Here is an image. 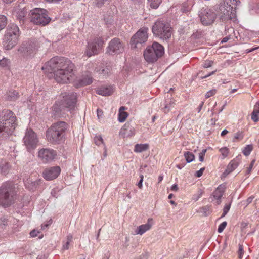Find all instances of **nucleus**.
I'll return each mask as SVG.
<instances>
[{
	"label": "nucleus",
	"instance_id": "nucleus-1",
	"mask_svg": "<svg viewBox=\"0 0 259 259\" xmlns=\"http://www.w3.org/2000/svg\"><path fill=\"white\" fill-rule=\"evenodd\" d=\"M46 67L54 74V78L58 83L69 82L74 75V65L65 57L52 58L47 62Z\"/></svg>",
	"mask_w": 259,
	"mask_h": 259
},
{
	"label": "nucleus",
	"instance_id": "nucleus-2",
	"mask_svg": "<svg viewBox=\"0 0 259 259\" xmlns=\"http://www.w3.org/2000/svg\"><path fill=\"white\" fill-rule=\"evenodd\" d=\"M63 99L56 101L52 107V114L54 118L62 117L65 110L72 111L74 109L76 103V94L73 92L65 93Z\"/></svg>",
	"mask_w": 259,
	"mask_h": 259
},
{
	"label": "nucleus",
	"instance_id": "nucleus-3",
	"mask_svg": "<svg viewBox=\"0 0 259 259\" xmlns=\"http://www.w3.org/2000/svg\"><path fill=\"white\" fill-rule=\"evenodd\" d=\"M68 124L62 121L53 123L46 132L47 141L53 144H60L64 140Z\"/></svg>",
	"mask_w": 259,
	"mask_h": 259
},
{
	"label": "nucleus",
	"instance_id": "nucleus-4",
	"mask_svg": "<svg viewBox=\"0 0 259 259\" xmlns=\"http://www.w3.org/2000/svg\"><path fill=\"white\" fill-rule=\"evenodd\" d=\"M16 117L9 110L0 112V139H7L12 135L16 126Z\"/></svg>",
	"mask_w": 259,
	"mask_h": 259
},
{
	"label": "nucleus",
	"instance_id": "nucleus-5",
	"mask_svg": "<svg viewBox=\"0 0 259 259\" xmlns=\"http://www.w3.org/2000/svg\"><path fill=\"white\" fill-rule=\"evenodd\" d=\"M17 199L15 186L11 183L6 182L0 187V205L6 208L13 204Z\"/></svg>",
	"mask_w": 259,
	"mask_h": 259
},
{
	"label": "nucleus",
	"instance_id": "nucleus-6",
	"mask_svg": "<svg viewBox=\"0 0 259 259\" xmlns=\"http://www.w3.org/2000/svg\"><path fill=\"white\" fill-rule=\"evenodd\" d=\"M240 3L239 0H225L224 4L219 8L220 18L223 21L235 19L236 8Z\"/></svg>",
	"mask_w": 259,
	"mask_h": 259
},
{
	"label": "nucleus",
	"instance_id": "nucleus-7",
	"mask_svg": "<svg viewBox=\"0 0 259 259\" xmlns=\"http://www.w3.org/2000/svg\"><path fill=\"white\" fill-rule=\"evenodd\" d=\"M154 36L163 40L169 39L172 34V28L170 24L163 21H156L152 28Z\"/></svg>",
	"mask_w": 259,
	"mask_h": 259
},
{
	"label": "nucleus",
	"instance_id": "nucleus-8",
	"mask_svg": "<svg viewBox=\"0 0 259 259\" xmlns=\"http://www.w3.org/2000/svg\"><path fill=\"white\" fill-rule=\"evenodd\" d=\"M38 48L37 41L31 39L23 42L18 49V52L23 58L29 59L34 57Z\"/></svg>",
	"mask_w": 259,
	"mask_h": 259
},
{
	"label": "nucleus",
	"instance_id": "nucleus-9",
	"mask_svg": "<svg viewBox=\"0 0 259 259\" xmlns=\"http://www.w3.org/2000/svg\"><path fill=\"white\" fill-rule=\"evenodd\" d=\"M164 54V48L159 43L154 42L152 46H148L144 52V57L147 62L152 63Z\"/></svg>",
	"mask_w": 259,
	"mask_h": 259
},
{
	"label": "nucleus",
	"instance_id": "nucleus-10",
	"mask_svg": "<svg viewBox=\"0 0 259 259\" xmlns=\"http://www.w3.org/2000/svg\"><path fill=\"white\" fill-rule=\"evenodd\" d=\"M31 21L37 25L45 26L50 21V18L48 16L46 10L35 8L30 11L29 14Z\"/></svg>",
	"mask_w": 259,
	"mask_h": 259
},
{
	"label": "nucleus",
	"instance_id": "nucleus-11",
	"mask_svg": "<svg viewBox=\"0 0 259 259\" xmlns=\"http://www.w3.org/2000/svg\"><path fill=\"white\" fill-rule=\"evenodd\" d=\"M147 27L140 28L131 38V45L133 48L141 47L142 44L145 43L148 39Z\"/></svg>",
	"mask_w": 259,
	"mask_h": 259
},
{
	"label": "nucleus",
	"instance_id": "nucleus-12",
	"mask_svg": "<svg viewBox=\"0 0 259 259\" xmlns=\"http://www.w3.org/2000/svg\"><path fill=\"white\" fill-rule=\"evenodd\" d=\"M199 17L203 25L212 24L216 19V14L207 7H203L199 12Z\"/></svg>",
	"mask_w": 259,
	"mask_h": 259
},
{
	"label": "nucleus",
	"instance_id": "nucleus-13",
	"mask_svg": "<svg viewBox=\"0 0 259 259\" xmlns=\"http://www.w3.org/2000/svg\"><path fill=\"white\" fill-rule=\"evenodd\" d=\"M23 140L24 145L29 151L35 149L38 142L36 133L31 128L26 130Z\"/></svg>",
	"mask_w": 259,
	"mask_h": 259
},
{
	"label": "nucleus",
	"instance_id": "nucleus-14",
	"mask_svg": "<svg viewBox=\"0 0 259 259\" xmlns=\"http://www.w3.org/2000/svg\"><path fill=\"white\" fill-rule=\"evenodd\" d=\"M124 49V44L118 38H114L109 43L106 51L110 55H114L122 53Z\"/></svg>",
	"mask_w": 259,
	"mask_h": 259
},
{
	"label": "nucleus",
	"instance_id": "nucleus-15",
	"mask_svg": "<svg viewBox=\"0 0 259 259\" xmlns=\"http://www.w3.org/2000/svg\"><path fill=\"white\" fill-rule=\"evenodd\" d=\"M104 43L103 39L101 37L96 38L91 42H88L85 54L88 57L98 54Z\"/></svg>",
	"mask_w": 259,
	"mask_h": 259
},
{
	"label": "nucleus",
	"instance_id": "nucleus-16",
	"mask_svg": "<svg viewBox=\"0 0 259 259\" xmlns=\"http://www.w3.org/2000/svg\"><path fill=\"white\" fill-rule=\"evenodd\" d=\"M57 152L53 149L42 148L39 150L38 156L44 163L52 161L56 156Z\"/></svg>",
	"mask_w": 259,
	"mask_h": 259
},
{
	"label": "nucleus",
	"instance_id": "nucleus-17",
	"mask_svg": "<svg viewBox=\"0 0 259 259\" xmlns=\"http://www.w3.org/2000/svg\"><path fill=\"white\" fill-rule=\"evenodd\" d=\"M61 171L59 166H53L46 168L43 172V177L46 180L49 181L58 177Z\"/></svg>",
	"mask_w": 259,
	"mask_h": 259
},
{
	"label": "nucleus",
	"instance_id": "nucleus-18",
	"mask_svg": "<svg viewBox=\"0 0 259 259\" xmlns=\"http://www.w3.org/2000/svg\"><path fill=\"white\" fill-rule=\"evenodd\" d=\"M19 36L6 33L5 35L4 46L6 50L12 49L17 43Z\"/></svg>",
	"mask_w": 259,
	"mask_h": 259
},
{
	"label": "nucleus",
	"instance_id": "nucleus-19",
	"mask_svg": "<svg viewBox=\"0 0 259 259\" xmlns=\"http://www.w3.org/2000/svg\"><path fill=\"white\" fill-rule=\"evenodd\" d=\"M153 224L152 218H149L147 223L139 226L135 231V234L142 235L147 231L150 229Z\"/></svg>",
	"mask_w": 259,
	"mask_h": 259
},
{
	"label": "nucleus",
	"instance_id": "nucleus-20",
	"mask_svg": "<svg viewBox=\"0 0 259 259\" xmlns=\"http://www.w3.org/2000/svg\"><path fill=\"white\" fill-rule=\"evenodd\" d=\"M225 189V185L221 184L213 192L212 196L217 200V205H219L221 203V198L224 194Z\"/></svg>",
	"mask_w": 259,
	"mask_h": 259
},
{
	"label": "nucleus",
	"instance_id": "nucleus-21",
	"mask_svg": "<svg viewBox=\"0 0 259 259\" xmlns=\"http://www.w3.org/2000/svg\"><path fill=\"white\" fill-rule=\"evenodd\" d=\"M16 16L20 22L24 23L25 16L27 14V10L24 7L19 5L18 8L15 9Z\"/></svg>",
	"mask_w": 259,
	"mask_h": 259
},
{
	"label": "nucleus",
	"instance_id": "nucleus-22",
	"mask_svg": "<svg viewBox=\"0 0 259 259\" xmlns=\"http://www.w3.org/2000/svg\"><path fill=\"white\" fill-rule=\"evenodd\" d=\"M25 185L27 188L30 190H33L35 189L39 185L40 180L36 179L33 180L32 179L27 178L26 180L23 179Z\"/></svg>",
	"mask_w": 259,
	"mask_h": 259
},
{
	"label": "nucleus",
	"instance_id": "nucleus-23",
	"mask_svg": "<svg viewBox=\"0 0 259 259\" xmlns=\"http://www.w3.org/2000/svg\"><path fill=\"white\" fill-rule=\"evenodd\" d=\"M121 132L124 136H132L135 134V128L131 122H126L121 128Z\"/></svg>",
	"mask_w": 259,
	"mask_h": 259
},
{
	"label": "nucleus",
	"instance_id": "nucleus-24",
	"mask_svg": "<svg viewBox=\"0 0 259 259\" xmlns=\"http://www.w3.org/2000/svg\"><path fill=\"white\" fill-rule=\"evenodd\" d=\"M113 92V89L111 87H101L96 90L97 94L105 96L111 95Z\"/></svg>",
	"mask_w": 259,
	"mask_h": 259
},
{
	"label": "nucleus",
	"instance_id": "nucleus-25",
	"mask_svg": "<svg viewBox=\"0 0 259 259\" xmlns=\"http://www.w3.org/2000/svg\"><path fill=\"white\" fill-rule=\"evenodd\" d=\"M239 163V159L238 158L234 159L228 165L227 167L224 172V174L227 175L233 171L237 168Z\"/></svg>",
	"mask_w": 259,
	"mask_h": 259
},
{
	"label": "nucleus",
	"instance_id": "nucleus-26",
	"mask_svg": "<svg viewBox=\"0 0 259 259\" xmlns=\"http://www.w3.org/2000/svg\"><path fill=\"white\" fill-rule=\"evenodd\" d=\"M194 5V0H187L183 3L181 8V11L183 13H187L190 12Z\"/></svg>",
	"mask_w": 259,
	"mask_h": 259
},
{
	"label": "nucleus",
	"instance_id": "nucleus-27",
	"mask_svg": "<svg viewBox=\"0 0 259 259\" xmlns=\"http://www.w3.org/2000/svg\"><path fill=\"white\" fill-rule=\"evenodd\" d=\"M6 33L11 35H15L17 36H19L20 35L19 29L17 25L15 24L9 25Z\"/></svg>",
	"mask_w": 259,
	"mask_h": 259
},
{
	"label": "nucleus",
	"instance_id": "nucleus-28",
	"mask_svg": "<svg viewBox=\"0 0 259 259\" xmlns=\"http://www.w3.org/2000/svg\"><path fill=\"white\" fill-rule=\"evenodd\" d=\"M92 82L93 79L91 73H87V74L82 76V78L79 80V84L80 86H85L91 84Z\"/></svg>",
	"mask_w": 259,
	"mask_h": 259
},
{
	"label": "nucleus",
	"instance_id": "nucleus-29",
	"mask_svg": "<svg viewBox=\"0 0 259 259\" xmlns=\"http://www.w3.org/2000/svg\"><path fill=\"white\" fill-rule=\"evenodd\" d=\"M19 93L15 90H11L5 95V98L9 101H15L19 98Z\"/></svg>",
	"mask_w": 259,
	"mask_h": 259
},
{
	"label": "nucleus",
	"instance_id": "nucleus-30",
	"mask_svg": "<svg viewBox=\"0 0 259 259\" xmlns=\"http://www.w3.org/2000/svg\"><path fill=\"white\" fill-rule=\"evenodd\" d=\"M198 213H201L203 215L206 217L209 215L211 212V206L210 205H205L202 207L199 208V209L197 211Z\"/></svg>",
	"mask_w": 259,
	"mask_h": 259
},
{
	"label": "nucleus",
	"instance_id": "nucleus-31",
	"mask_svg": "<svg viewBox=\"0 0 259 259\" xmlns=\"http://www.w3.org/2000/svg\"><path fill=\"white\" fill-rule=\"evenodd\" d=\"M149 148L147 144H136L134 148V152L140 153L147 150Z\"/></svg>",
	"mask_w": 259,
	"mask_h": 259
},
{
	"label": "nucleus",
	"instance_id": "nucleus-32",
	"mask_svg": "<svg viewBox=\"0 0 259 259\" xmlns=\"http://www.w3.org/2000/svg\"><path fill=\"white\" fill-rule=\"evenodd\" d=\"M175 105V102L173 99H170L169 101L166 102V104L163 108L164 113H166L169 112L172 108L174 107Z\"/></svg>",
	"mask_w": 259,
	"mask_h": 259
},
{
	"label": "nucleus",
	"instance_id": "nucleus-33",
	"mask_svg": "<svg viewBox=\"0 0 259 259\" xmlns=\"http://www.w3.org/2000/svg\"><path fill=\"white\" fill-rule=\"evenodd\" d=\"M184 156L188 163L192 162L195 159L194 155L190 152H185Z\"/></svg>",
	"mask_w": 259,
	"mask_h": 259
},
{
	"label": "nucleus",
	"instance_id": "nucleus-34",
	"mask_svg": "<svg viewBox=\"0 0 259 259\" xmlns=\"http://www.w3.org/2000/svg\"><path fill=\"white\" fill-rule=\"evenodd\" d=\"M7 23V19L6 16L0 15V30L4 29Z\"/></svg>",
	"mask_w": 259,
	"mask_h": 259
},
{
	"label": "nucleus",
	"instance_id": "nucleus-35",
	"mask_svg": "<svg viewBox=\"0 0 259 259\" xmlns=\"http://www.w3.org/2000/svg\"><path fill=\"white\" fill-rule=\"evenodd\" d=\"M8 216L2 215L0 217V227L3 228L8 225Z\"/></svg>",
	"mask_w": 259,
	"mask_h": 259
},
{
	"label": "nucleus",
	"instance_id": "nucleus-36",
	"mask_svg": "<svg viewBox=\"0 0 259 259\" xmlns=\"http://www.w3.org/2000/svg\"><path fill=\"white\" fill-rule=\"evenodd\" d=\"M252 149H253V146L252 145H247L244 148L242 152L244 155L248 156L250 154Z\"/></svg>",
	"mask_w": 259,
	"mask_h": 259
},
{
	"label": "nucleus",
	"instance_id": "nucleus-37",
	"mask_svg": "<svg viewBox=\"0 0 259 259\" xmlns=\"http://www.w3.org/2000/svg\"><path fill=\"white\" fill-rule=\"evenodd\" d=\"M128 116L127 112L124 111H120L118 115V120L120 122H124Z\"/></svg>",
	"mask_w": 259,
	"mask_h": 259
},
{
	"label": "nucleus",
	"instance_id": "nucleus-38",
	"mask_svg": "<svg viewBox=\"0 0 259 259\" xmlns=\"http://www.w3.org/2000/svg\"><path fill=\"white\" fill-rule=\"evenodd\" d=\"M152 8L156 9L161 3V0H148Z\"/></svg>",
	"mask_w": 259,
	"mask_h": 259
},
{
	"label": "nucleus",
	"instance_id": "nucleus-39",
	"mask_svg": "<svg viewBox=\"0 0 259 259\" xmlns=\"http://www.w3.org/2000/svg\"><path fill=\"white\" fill-rule=\"evenodd\" d=\"M259 115V110L254 109L251 113V119L254 121L257 122L258 121V116Z\"/></svg>",
	"mask_w": 259,
	"mask_h": 259
},
{
	"label": "nucleus",
	"instance_id": "nucleus-40",
	"mask_svg": "<svg viewBox=\"0 0 259 259\" xmlns=\"http://www.w3.org/2000/svg\"><path fill=\"white\" fill-rule=\"evenodd\" d=\"M10 63V61L9 59L3 58L2 59L0 60V66L3 67H7Z\"/></svg>",
	"mask_w": 259,
	"mask_h": 259
},
{
	"label": "nucleus",
	"instance_id": "nucleus-41",
	"mask_svg": "<svg viewBox=\"0 0 259 259\" xmlns=\"http://www.w3.org/2000/svg\"><path fill=\"white\" fill-rule=\"evenodd\" d=\"M10 166L8 163L5 162L4 164L2 166H0L2 172L6 174L8 173L9 169H10Z\"/></svg>",
	"mask_w": 259,
	"mask_h": 259
},
{
	"label": "nucleus",
	"instance_id": "nucleus-42",
	"mask_svg": "<svg viewBox=\"0 0 259 259\" xmlns=\"http://www.w3.org/2000/svg\"><path fill=\"white\" fill-rule=\"evenodd\" d=\"M220 152L221 153L222 155L223 156V158H224L228 156L229 153V149L227 147H223L221 148L219 150Z\"/></svg>",
	"mask_w": 259,
	"mask_h": 259
},
{
	"label": "nucleus",
	"instance_id": "nucleus-43",
	"mask_svg": "<svg viewBox=\"0 0 259 259\" xmlns=\"http://www.w3.org/2000/svg\"><path fill=\"white\" fill-rule=\"evenodd\" d=\"M110 68L108 67H105V68H103L102 69H100L98 72H99V74H102L103 76H106L108 74V73L110 72Z\"/></svg>",
	"mask_w": 259,
	"mask_h": 259
},
{
	"label": "nucleus",
	"instance_id": "nucleus-44",
	"mask_svg": "<svg viewBox=\"0 0 259 259\" xmlns=\"http://www.w3.org/2000/svg\"><path fill=\"white\" fill-rule=\"evenodd\" d=\"M230 206H231V203L226 204L225 205V206L223 208V212L221 217V218L224 217L227 214V213L230 210Z\"/></svg>",
	"mask_w": 259,
	"mask_h": 259
},
{
	"label": "nucleus",
	"instance_id": "nucleus-45",
	"mask_svg": "<svg viewBox=\"0 0 259 259\" xmlns=\"http://www.w3.org/2000/svg\"><path fill=\"white\" fill-rule=\"evenodd\" d=\"M94 141L97 145H100L103 144V140L101 136H96L94 138Z\"/></svg>",
	"mask_w": 259,
	"mask_h": 259
},
{
	"label": "nucleus",
	"instance_id": "nucleus-46",
	"mask_svg": "<svg viewBox=\"0 0 259 259\" xmlns=\"http://www.w3.org/2000/svg\"><path fill=\"white\" fill-rule=\"evenodd\" d=\"M227 222L226 221H224L223 222V223H222L219 226V227H218V232L219 233H221L223 231V230H224V229L226 228V226H227Z\"/></svg>",
	"mask_w": 259,
	"mask_h": 259
},
{
	"label": "nucleus",
	"instance_id": "nucleus-47",
	"mask_svg": "<svg viewBox=\"0 0 259 259\" xmlns=\"http://www.w3.org/2000/svg\"><path fill=\"white\" fill-rule=\"evenodd\" d=\"M215 93H216L215 89L211 90L206 93V94H205V98H208L212 96L213 95H214Z\"/></svg>",
	"mask_w": 259,
	"mask_h": 259
},
{
	"label": "nucleus",
	"instance_id": "nucleus-48",
	"mask_svg": "<svg viewBox=\"0 0 259 259\" xmlns=\"http://www.w3.org/2000/svg\"><path fill=\"white\" fill-rule=\"evenodd\" d=\"M213 64V61L211 60H206L203 65V67L205 68H207L211 67Z\"/></svg>",
	"mask_w": 259,
	"mask_h": 259
},
{
	"label": "nucleus",
	"instance_id": "nucleus-49",
	"mask_svg": "<svg viewBox=\"0 0 259 259\" xmlns=\"http://www.w3.org/2000/svg\"><path fill=\"white\" fill-rule=\"evenodd\" d=\"M243 137V134L242 132H238L235 134L234 138L236 139L242 140Z\"/></svg>",
	"mask_w": 259,
	"mask_h": 259
},
{
	"label": "nucleus",
	"instance_id": "nucleus-50",
	"mask_svg": "<svg viewBox=\"0 0 259 259\" xmlns=\"http://www.w3.org/2000/svg\"><path fill=\"white\" fill-rule=\"evenodd\" d=\"M107 0H95V5L98 7H102Z\"/></svg>",
	"mask_w": 259,
	"mask_h": 259
},
{
	"label": "nucleus",
	"instance_id": "nucleus-51",
	"mask_svg": "<svg viewBox=\"0 0 259 259\" xmlns=\"http://www.w3.org/2000/svg\"><path fill=\"white\" fill-rule=\"evenodd\" d=\"M238 254L239 258H241L242 255L243 254V248L241 244H239Z\"/></svg>",
	"mask_w": 259,
	"mask_h": 259
},
{
	"label": "nucleus",
	"instance_id": "nucleus-52",
	"mask_svg": "<svg viewBox=\"0 0 259 259\" xmlns=\"http://www.w3.org/2000/svg\"><path fill=\"white\" fill-rule=\"evenodd\" d=\"M140 179L138 183L137 184V186H138V187L140 189H142V187H143V179H144L143 175H141L140 176Z\"/></svg>",
	"mask_w": 259,
	"mask_h": 259
},
{
	"label": "nucleus",
	"instance_id": "nucleus-53",
	"mask_svg": "<svg viewBox=\"0 0 259 259\" xmlns=\"http://www.w3.org/2000/svg\"><path fill=\"white\" fill-rule=\"evenodd\" d=\"M40 233V232L37 230L34 229L31 231L30 233V235L32 237H35L38 236V234Z\"/></svg>",
	"mask_w": 259,
	"mask_h": 259
},
{
	"label": "nucleus",
	"instance_id": "nucleus-54",
	"mask_svg": "<svg viewBox=\"0 0 259 259\" xmlns=\"http://www.w3.org/2000/svg\"><path fill=\"white\" fill-rule=\"evenodd\" d=\"M254 162H255V160H253L251 162V163H250V164L249 165V166L247 168V171H246V174H249L250 172H251V171L252 170V167H253V166L254 165Z\"/></svg>",
	"mask_w": 259,
	"mask_h": 259
},
{
	"label": "nucleus",
	"instance_id": "nucleus-55",
	"mask_svg": "<svg viewBox=\"0 0 259 259\" xmlns=\"http://www.w3.org/2000/svg\"><path fill=\"white\" fill-rule=\"evenodd\" d=\"M204 170H205L204 167L200 168V169L199 170L197 171L196 172L195 176H196L197 177H200L202 175L203 172Z\"/></svg>",
	"mask_w": 259,
	"mask_h": 259
},
{
	"label": "nucleus",
	"instance_id": "nucleus-56",
	"mask_svg": "<svg viewBox=\"0 0 259 259\" xmlns=\"http://www.w3.org/2000/svg\"><path fill=\"white\" fill-rule=\"evenodd\" d=\"M97 116L99 118H100L103 115V112L102 110L98 109L97 110Z\"/></svg>",
	"mask_w": 259,
	"mask_h": 259
},
{
	"label": "nucleus",
	"instance_id": "nucleus-57",
	"mask_svg": "<svg viewBox=\"0 0 259 259\" xmlns=\"http://www.w3.org/2000/svg\"><path fill=\"white\" fill-rule=\"evenodd\" d=\"M178 189L179 188L177 184H174L171 187V190L174 191H177Z\"/></svg>",
	"mask_w": 259,
	"mask_h": 259
},
{
	"label": "nucleus",
	"instance_id": "nucleus-58",
	"mask_svg": "<svg viewBox=\"0 0 259 259\" xmlns=\"http://www.w3.org/2000/svg\"><path fill=\"white\" fill-rule=\"evenodd\" d=\"M253 198H254V196H251L249 197V198H248L246 200L247 205H248L249 204H250L252 201V200L253 199Z\"/></svg>",
	"mask_w": 259,
	"mask_h": 259
},
{
	"label": "nucleus",
	"instance_id": "nucleus-59",
	"mask_svg": "<svg viewBox=\"0 0 259 259\" xmlns=\"http://www.w3.org/2000/svg\"><path fill=\"white\" fill-rule=\"evenodd\" d=\"M258 48H259V47H255V48H253L251 49H247L246 50V52L247 53H248L251 52L254 50H257Z\"/></svg>",
	"mask_w": 259,
	"mask_h": 259
},
{
	"label": "nucleus",
	"instance_id": "nucleus-60",
	"mask_svg": "<svg viewBox=\"0 0 259 259\" xmlns=\"http://www.w3.org/2000/svg\"><path fill=\"white\" fill-rule=\"evenodd\" d=\"M216 72V70H214L213 71H212L211 72H210V73H209L208 74L203 76V77H202L201 78L202 79H203V78H206L210 76H211V75H213L215 73V72Z\"/></svg>",
	"mask_w": 259,
	"mask_h": 259
},
{
	"label": "nucleus",
	"instance_id": "nucleus-61",
	"mask_svg": "<svg viewBox=\"0 0 259 259\" xmlns=\"http://www.w3.org/2000/svg\"><path fill=\"white\" fill-rule=\"evenodd\" d=\"M47 256L45 254H40L37 256V259H47Z\"/></svg>",
	"mask_w": 259,
	"mask_h": 259
},
{
	"label": "nucleus",
	"instance_id": "nucleus-62",
	"mask_svg": "<svg viewBox=\"0 0 259 259\" xmlns=\"http://www.w3.org/2000/svg\"><path fill=\"white\" fill-rule=\"evenodd\" d=\"M72 238H73L72 235L71 234H69L67 237V242L68 243H70L71 241Z\"/></svg>",
	"mask_w": 259,
	"mask_h": 259
},
{
	"label": "nucleus",
	"instance_id": "nucleus-63",
	"mask_svg": "<svg viewBox=\"0 0 259 259\" xmlns=\"http://www.w3.org/2000/svg\"><path fill=\"white\" fill-rule=\"evenodd\" d=\"M204 156L203 155H202L201 153H199V159L200 162H203L204 159Z\"/></svg>",
	"mask_w": 259,
	"mask_h": 259
},
{
	"label": "nucleus",
	"instance_id": "nucleus-64",
	"mask_svg": "<svg viewBox=\"0 0 259 259\" xmlns=\"http://www.w3.org/2000/svg\"><path fill=\"white\" fill-rule=\"evenodd\" d=\"M70 243L66 242V244L63 245V249L67 250L69 248V245Z\"/></svg>",
	"mask_w": 259,
	"mask_h": 259
}]
</instances>
